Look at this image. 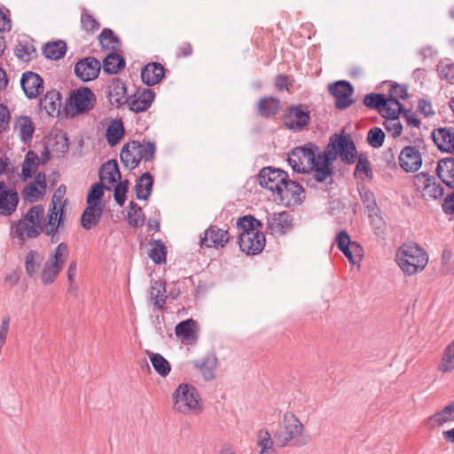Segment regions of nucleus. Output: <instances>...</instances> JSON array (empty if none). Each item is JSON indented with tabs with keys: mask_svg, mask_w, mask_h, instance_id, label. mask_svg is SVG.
Masks as SVG:
<instances>
[{
	"mask_svg": "<svg viewBox=\"0 0 454 454\" xmlns=\"http://www.w3.org/2000/svg\"><path fill=\"white\" fill-rule=\"evenodd\" d=\"M44 216V208L42 205H35L24 214L19 221L11 224L10 235L17 239L20 245L27 240L36 239L42 232V221Z\"/></svg>",
	"mask_w": 454,
	"mask_h": 454,
	"instance_id": "f257e3e1",
	"label": "nucleus"
},
{
	"mask_svg": "<svg viewBox=\"0 0 454 454\" xmlns=\"http://www.w3.org/2000/svg\"><path fill=\"white\" fill-rule=\"evenodd\" d=\"M395 262L407 276L421 272L428 263L427 252L417 243H403L395 253Z\"/></svg>",
	"mask_w": 454,
	"mask_h": 454,
	"instance_id": "f03ea898",
	"label": "nucleus"
},
{
	"mask_svg": "<svg viewBox=\"0 0 454 454\" xmlns=\"http://www.w3.org/2000/svg\"><path fill=\"white\" fill-rule=\"evenodd\" d=\"M174 411L183 415H199L203 411V403L195 387L180 384L172 394Z\"/></svg>",
	"mask_w": 454,
	"mask_h": 454,
	"instance_id": "7ed1b4c3",
	"label": "nucleus"
},
{
	"mask_svg": "<svg viewBox=\"0 0 454 454\" xmlns=\"http://www.w3.org/2000/svg\"><path fill=\"white\" fill-rule=\"evenodd\" d=\"M303 424L294 414H285L282 424L274 433L277 446L285 447L288 444H304L307 440L303 436Z\"/></svg>",
	"mask_w": 454,
	"mask_h": 454,
	"instance_id": "20e7f679",
	"label": "nucleus"
},
{
	"mask_svg": "<svg viewBox=\"0 0 454 454\" xmlns=\"http://www.w3.org/2000/svg\"><path fill=\"white\" fill-rule=\"evenodd\" d=\"M69 254L68 246L63 242L49 254L40 273L41 281L44 286H49L55 281L67 261Z\"/></svg>",
	"mask_w": 454,
	"mask_h": 454,
	"instance_id": "39448f33",
	"label": "nucleus"
},
{
	"mask_svg": "<svg viewBox=\"0 0 454 454\" xmlns=\"http://www.w3.org/2000/svg\"><path fill=\"white\" fill-rule=\"evenodd\" d=\"M412 185L416 196L426 202L441 200L444 188L434 176L420 172L412 176Z\"/></svg>",
	"mask_w": 454,
	"mask_h": 454,
	"instance_id": "423d86ee",
	"label": "nucleus"
},
{
	"mask_svg": "<svg viewBox=\"0 0 454 454\" xmlns=\"http://www.w3.org/2000/svg\"><path fill=\"white\" fill-rule=\"evenodd\" d=\"M96 103V95L88 87L73 90L67 100L66 112L71 117L91 110Z\"/></svg>",
	"mask_w": 454,
	"mask_h": 454,
	"instance_id": "0eeeda50",
	"label": "nucleus"
},
{
	"mask_svg": "<svg viewBox=\"0 0 454 454\" xmlns=\"http://www.w3.org/2000/svg\"><path fill=\"white\" fill-rule=\"evenodd\" d=\"M317 146L308 144L302 147L294 148L288 155V163L292 168L299 173H307L315 167Z\"/></svg>",
	"mask_w": 454,
	"mask_h": 454,
	"instance_id": "6e6552de",
	"label": "nucleus"
},
{
	"mask_svg": "<svg viewBox=\"0 0 454 454\" xmlns=\"http://www.w3.org/2000/svg\"><path fill=\"white\" fill-rule=\"evenodd\" d=\"M310 114L303 105H292L286 108L282 115L283 124L292 130H301L309 122Z\"/></svg>",
	"mask_w": 454,
	"mask_h": 454,
	"instance_id": "1a4fd4ad",
	"label": "nucleus"
},
{
	"mask_svg": "<svg viewBox=\"0 0 454 454\" xmlns=\"http://www.w3.org/2000/svg\"><path fill=\"white\" fill-rule=\"evenodd\" d=\"M326 150H331L332 153H335V160L337 155H340L341 160L348 164L353 163L356 155L355 144L348 136L335 134L331 138Z\"/></svg>",
	"mask_w": 454,
	"mask_h": 454,
	"instance_id": "9d476101",
	"label": "nucleus"
},
{
	"mask_svg": "<svg viewBox=\"0 0 454 454\" xmlns=\"http://www.w3.org/2000/svg\"><path fill=\"white\" fill-rule=\"evenodd\" d=\"M288 177L286 172L272 168H263L259 173V184L262 187L272 192L273 199L278 197L281 187L285 184L286 178Z\"/></svg>",
	"mask_w": 454,
	"mask_h": 454,
	"instance_id": "9b49d317",
	"label": "nucleus"
},
{
	"mask_svg": "<svg viewBox=\"0 0 454 454\" xmlns=\"http://www.w3.org/2000/svg\"><path fill=\"white\" fill-rule=\"evenodd\" d=\"M239 245L247 254H257L265 247V237L260 230L240 229Z\"/></svg>",
	"mask_w": 454,
	"mask_h": 454,
	"instance_id": "f8f14e48",
	"label": "nucleus"
},
{
	"mask_svg": "<svg viewBox=\"0 0 454 454\" xmlns=\"http://www.w3.org/2000/svg\"><path fill=\"white\" fill-rule=\"evenodd\" d=\"M304 198V189L297 182L286 178L285 184L281 187V191L278 193V197L274 198V201L278 204L291 206L300 204Z\"/></svg>",
	"mask_w": 454,
	"mask_h": 454,
	"instance_id": "ddd939ff",
	"label": "nucleus"
},
{
	"mask_svg": "<svg viewBox=\"0 0 454 454\" xmlns=\"http://www.w3.org/2000/svg\"><path fill=\"white\" fill-rule=\"evenodd\" d=\"M329 91L335 98V106L340 110L348 108L354 102L353 87L346 81H338L330 84Z\"/></svg>",
	"mask_w": 454,
	"mask_h": 454,
	"instance_id": "4468645a",
	"label": "nucleus"
},
{
	"mask_svg": "<svg viewBox=\"0 0 454 454\" xmlns=\"http://www.w3.org/2000/svg\"><path fill=\"white\" fill-rule=\"evenodd\" d=\"M337 247L348 259L352 264L356 263V259L361 260L363 256V247L356 241H351L349 235L346 231H341L337 235Z\"/></svg>",
	"mask_w": 454,
	"mask_h": 454,
	"instance_id": "2eb2a0df",
	"label": "nucleus"
},
{
	"mask_svg": "<svg viewBox=\"0 0 454 454\" xmlns=\"http://www.w3.org/2000/svg\"><path fill=\"white\" fill-rule=\"evenodd\" d=\"M334 160L335 153H332L331 150H325L323 153H317L315 167L312 168L316 181L319 183L325 182L333 175L330 166Z\"/></svg>",
	"mask_w": 454,
	"mask_h": 454,
	"instance_id": "dca6fc26",
	"label": "nucleus"
},
{
	"mask_svg": "<svg viewBox=\"0 0 454 454\" xmlns=\"http://www.w3.org/2000/svg\"><path fill=\"white\" fill-rule=\"evenodd\" d=\"M267 230L273 235H283L289 231L292 227V219L286 212L269 214L266 212Z\"/></svg>",
	"mask_w": 454,
	"mask_h": 454,
	"instance_id": "f3484780",
	"label": "nucleus"
},
{
	"mask_svg": "<svg viewBox=\"0 0 454 454\" xmlns=\"http://www.w3.org/2000/svg\"><path fill=\"white\" fill-rule=\"evenodd\" d=\"M101 64L93 57L85 58L78 61L74 67V73L83 82L95 80L100 72Z\"/></svg>",
	"mask_w": 454,
	"mask_h": 454,
	"instance_id": "a211bd4d",
	"label": "nucleus"
},
{
	"mask_svg": "<svg viewBox=\"0 0 454 454\" xmlns=\"http://www.w3.org/2000/svg\"><path fill=\"white\" fill-rule=\"evenodd\" d=\"M19 201L18 192L9 189L4 182H0V215H12L17 210Z\"/></svg>",
	"mask_w": 454,
	"mask_h": 454,
	"instance_id": "6ab92c4d",
	"label": "nucleus"
},
{
	"mask_svg": "<svg viewBox=\"0 0 454 454\" xmlns=\"http://www.w3.org/2000/svg\"><path fill=\"white\" fill-rule=\"evenodd\" d=\"M155 98L154 92L150 89H138L128 98L127 104L129 110L135 113L145 112L152 106Z\"/></svg>",
	"mask_w": 454,
	"mask_h": 454,
	"instance_id": "aec40b11",
	"label": "nucleus"
},
{
	"mask_svg": "<svg viewBox=\"0 0 454 454\" xmlns=\"http://www.w3.org/2000/svg\"><path fill=\"white\" fill-rule=\"evenodd\" d=\"M399 165L405 172H415L422 165L419 151L414 146H405L399 155Z\"/></svg>",
	"mask_w": 454,
	"mask_h": 454,
	"instance_id": "412c9836",
	"label": "nucleus"
},
{
	"mask_svg": "<svg viewBox=\"0 0 454 454\" xmlns=\"http://www.w3.org/2000/svg\"><path fill=\"white\" fill-rule=\"evenodd\" d=\"M46 190V176L44 173L39 172L35 175V179L27 184L22 191V194L29 202L40 200Z\"/></svg>",
	"mask_w": 454,
	"mask_h": 454,
	"instance_id": "4be33fe9",
	"label": "nucleus"
},
{
	"mask_svg": "<svg viewBox=\"0 0 454 454\" xmlns=\"http://www.w3.org/2000/svg\"><path fill=\"white\" fill-rule=\"evenodd\" d=\"M20 85L28 98H37L43 90V80L34 72H26L22 74Z\"/></svg>",
	"mask_w": 454,
	"mask_h": 454,
	"instance_id": "5701e85b",
	"label": "nucleus"
},
{
	"mask_svg": "<svg viewBox=\"0 0 454 454\" xmlns=\"http://www.w3.org/2000/svg\"><path fill=\"white\" fill-rule=\"evenodd\" d=\"M140 143L131 141L126 144L121 152L120 157L122 164L129 169L136 168L141 160Z\"/></svg>",
	"mask_w": 454,
	"mask_h": 454,
	"instance_id": "b1692460",
	"label": "nucleus"
},
{
	"mask_svg": "<svg viewBox=\"0 0 454 454\" xmlns=\"http://www.w3.org/2000/svg\"><path fill=\"white\" fill-rule=\"evenodd\" d=\"M230 235L227 231L216 226L209 227L201 239V246L207 247H223L229 241Z\"/></svg>",
	"mask_w": 454,
	"mask_h": 454,
	"instance_id": "393cba45",
	"label": "nucleus"
},
{
	"mask_svg": "<svg viewBox=\"0 0 454 454\" xmlns=\"http://www.w3.org/2000/svg\"><path fill=\"white\" fill-rule=\"evenodd\" d=\"M121 176L118 163L115 160L106 161L100 168V183H102L108 190L111 189V186H114V184L121 179Z\"/></svg>",
	"mask_w": 454,
	"mask_h": 454,
	"instance_id": "a878e982",
	"label": "nucleus"
},
{
	"mask_svg": "<svg viewBox=\"0 0 454 454\" xmlns=\"http://www.w3.org/2000/svg\"><path fill=\"white\" fill-rule=\"evenodd\" d=\"M60 213L61 211L59 209V207L51 204L47 215L48 221L44 224L42 223L43 232H44L46 235L51 236L52 243H57L59 239L57 232L62 220V215L60 216Z\"/></svg>",
	"mask_w": 454,
	"mask_h": 454,
	"instance_id": "bb28decb",
	"label": "nucleus"
},
{
	"mask_svg": "<svg viewBox=\"0 0 454 454\" xmlns=\"http://www.w3.org/2000/svg\"><path fill=\"white\" fill-rule=\"evenodd\" d=\"M434 142L442 152H454V129L439 128L432 134Z\"/></svg>",
	"mask_w": 454,
	"mask_h": 454,
	"instance_id": "cd10ccee",
	"label": "nucleus"
},
{
	"mask_svg": "<svg viewBox=\"0 0 454 454\" xmlns=\"http://www.w3.org/2000/svg\"><path fill=\"white\" fill-rule=\"evenodd\" d=\"M176 335L184 344H192L197 340L198 324L192 318L184 320L176 325Z\"/></svg>",
	"mask_w": 454,
	"mask_h": 454,
	"instance_id": "c85d7f7f",
	"label": "nucleus"
},
{
	"mask_svg": "<svg viewBox=\"0 0 454 454\" xmlns=\"http://www.w3.org/2000/svg\"><path fill=\"white\" fill-rule=\"evenodd\" d=\"M165 75L164 67L158 62H152L141 70V78L145 84L153 86L159 83Z\"/></svg>",
	"mask_w": 454,
	"mask_h": 454,
	"instance_id": "c756f323",
	"label": "nucleus"
},
{
	"mask_svg": "<svg viewBox=\"0 0 454 454\" xmlns=\"http://www.w3.org/2000/svg\"><path fill=\"white\" fill-rule=\"evenodd\" d=\"M451 421H454V401L427 418L426 426L433 429Z\"/></svg>",
	"mask_w": 454,
	"mask_h": 454,
	"instance_id": "7c9ffc66",
	"label": "nucleus"
},
{
	"mask_svg": "<svg viewBox=\"0 0 454 454\" xmlns=\"http://www.w3.org/2000/svg\"><path fill=\"white\" fill-rule=\"evenodd\" d=\"M127 88L121 80L115 78L108 85V98L113 106L120 107L128 101Z\"/></svg>",
	"mask_w": 454,
	"mask_h": 454,
	"instance_id": "2f4dec72",
	"label": "nucleus"
},
{
	"mask_svg": "<svg viewBox=\"0 0 454 454\" xmlns=\"http://www.w3.org/2000/svg\"><path fill=\"white\" fill-rule=\"evenodd\" d=\"M104 205H88L82 214L81 225L85 230H90L100 221Z\"/></svg>",
	"mask_w": 454,
	"mask_h": 454,
	"instance_id": "473e14b6",
	"label": "nucleus"
},
{
	"mask_svg": "<svg viewBox=\"0 0 454 454\" xmlns=\"http://www.w3.org/2000/svg\"><path fill=\"white\" fill-rule=\"evenodd\" d=\"M436 173L438 177L448 186L454 187V158L446 157L438 161Z\"/></svg>",
	"mask_w": 454,
	"mask_h": 454,
	"instance_id": "72a5a7b5",
	"label": "nucleus"
},
{
	"mask_svg": "<svg viewBox=\"0 0 454 454\" xmlns=\"http://www.w3.org/2000/svg\"><path fill=\"white\" fill-rule=\"evenodd\" d=\"M437 370L442 374L454 372V340L443 348L440 362L437 364Z\"/></svg>",
	"mask_w": 454,
	"mask_h": 454,
	"instance_id": "f704fd0d",
	"label": "nucleus"
},
{
	"mask_svg": "<svg viewBox=\"0 0 454 454\" xmlns=\"http://www.w3.org/2000/svg\"><path fill=\"white\" fill-rule=\"evenodd\" d=\"M280 107V100L275 97L262 98L257 103L258 114L263 118L274 116Z\"/></svg>",
	"mask_w": 454,
	"mask_h": 454,
	"instance_id": "c9c22d12",
	"label": "nucleus"
},
{
	"mask_svg": "<svg viewBox=\"0 0 454 454\" xmlns=\"http://www.w3.org/2000/svg\"><path fill=\"white\" fill-rule=\"evenodd\" d=\"M60 106L61 95L55 90L48 91L40 100V107L51 116L59 112Z\"/></svg>",
	"mask_w": 454,
	"mask_h": 454,
	"instance_id": "e433bc0d",
	"label": "nucleus"
},
{
	"mask_svg": "<svg viewBox=\"0 0 454 454\" xmlns=\"http://www.w3.org/2000/svg\"><path fill=\"white\" fill-rule=\"evenodd\" d=\"M43 256L36 250H30L25 257V270L28 277L35 278L39 273Z\"/></svg>",
	"mask_w": 454,
	"mask_h": 454,
	"instance_id": "4c0bfd02",
	"label": "nucleus"
},
{
	"mask_svg": "<svg viewBox=\"0 0 454 454\" xmlns=\"http://www.w3.org/2000/svg\"><path fill=\"white\" fill-rule=\"evenodd\" d=\"M256 444L260 448V454L265 452L276 451L277 442L276 438H273L268 429L262 428L257 432L256 434Z\"/></svg>",
	"mask_w": 454,
	"mask_h": 454,
	"instance_id": "58836bf2",
	"label": "nucleus"
},
{
	"mask_svg": "<svg viewBox=\"0 0 454 454\" xmlns=\"http://www.w3.org/2000/svg\"><path fill=\"white\" fill-rule=\"evenodd\" d=\"M15 130L18 131L20 139L24 143L30 142L35 131V127L30 117L20 116L18 118L14 126Z\"/></svg>",
	"mask_w": 454,
	"mask_h": 454,
	"instance_id": "ea45409f",
	"label": "nucleus"
},
{
	"mask_svg": "<svg viewBox=\"0 0 454 454\" xmlns=\"http://www.w3.org/2000/svg\"><path fill=\"white\" fill-rule=\"evenodd\" d=\"M153 184L152 175L147 172L144 173L135 185L137 198L138 200H147L151 195Z\"/></svg>",
	"mask_w": 454,
	"mask_h": 454,
	"instance_id": "a19ab883",
	"label": "nucleus"
},
{
	"mask_svg": "<svg viewBox=\"0 0 454 454\" xmlns=\"http://www.w3.org/2000/svg\"><path fill=\"white\" fill-rule=\"evenodd\" d=\"M39 158L37 154L33 151H28L25 156L22 163L20 177L22 181H27L32 176L37 169Z\"/></svg>",
	"mask_w": 454,
	"mask_h": 454,
	"instance_id": "79ce46f5",
	"label": "nucleus"
},
{
	"mask_svg": "<svg viewBox=\"0 0 454 454\" xmlns=\"http://www.w3.org/2000/svg\"><path fill=\"white\" fill-rule=\"evenodd\" d=\"M150 295L154 306L159 309H163L167 299L165 283L153 281L151 285Z\"/></svg>",
	"mask_w": 454,
	"mask_h": 454,
	"instance_id": "37998d69",
	"label": "nucleus"
},
{
	"mask_svg": "<svg viewBox=\"0 0 454 454\" xmlns=\"http://www.w3.org/2000/svg\"><path fill=\"white\" fill-rule=\"evenodd\" d=\"M66 51L67 45L63 41L48 43L43 48V53L45 58L54 60L63 58Z\"/></svg>",
	"mask_w": 454,
	"mask_h": 454,
	"instance_id": "c03bdc74",
	"label": "nucleus"
},
{
	"mask_svg": "<svg viewBox=\"0 0 454 454\" xmlns=\"http://www.w3.org/2000/svg\"><path fill=\"white\" fill-rule=\"evenodd\" d=\"M402 112L403 108L399 101L386 97L382 107L379 109V114L386 119L399 117Z\"/></svg>",
	"mask_w": 454,
	"mask_h": 454,
	"instance_id": "a18cd8bd",
	"label": "nucleus"
},
{
	"mask_svg": "<svg viewBox=\"0 0 454 454\" xmlns=\"http://www.w3.org/2000/svg\"><path fill=\"white\" fill-rule=\"evenodd\" d=\"M125 67V61L119 54L110 53L103 60V70L107 74H117Z\"/></svg>",
	"mask_w": 454,
	"mask_h": 454,
	"instance_id": "49530a36",
	"label": "nucleus"
},
{
	"mask_svg": "<svg viewBox=\"0 0 454 454\" xmlns=\"http://www.w3.org/2000/svg\"><path fill=\"white\" fill-rule=\"evenodd\" d=\"M124 136V127L121 120H114L106 129V139L111 146L119 143Z\"/></svg>",
	"mask_w": 454,
	"mask_h": 454,
	"instance_id": "de8ad7c7",
	"label": "nucleus"
},
{
	"mask_svg": "<svg viewBox=\"0 0 454 454\" xmlns=\"http://www.w3.org/2000/svg\"><path fill=\"white\" fill-rule=\"evenodd\" d=\"M151 248L149 249L148 255L156 264H160L166 262L167 247L161 240H153L150 242Z\"/></svg>",
	"mask_w": 454,
	"mask_h": 454,
	"instance_id": "09e8293b",
	"label": "nucleus"
},
{
	"mask_svg": "<svg viewBox=\"0 0 454 454\" xmlns=\"http://www.w3.org/2000/svg\"><path fill=\"white\" fill-rule=\"evenodd\" d=\"M150 360L155 372L162 377H166L169 374L171 366L168 361L164 358L160 354H151Z\"/></svg>",
	"mask_w": 454,
	"mask_h": 454,
	"instance_id": "8fccbe9b",
	"label": "nucleus"
},
{
	"mask_svg": "<svg viewBox=\"0 0 454 454\" xmlns=\"http://www.w3.org/2000/svg\"><path fill=\"white\" fill-rule=\"evenodd\" d=\"M98 40L101 46L107 50H116L120 46V41L114 35L113 30L109 28H104L98 35Z\"/></svg>",
	"mask_w": 454,
	"mask_h": 454,
	"instance_id": "3c124183",
	"label": "nucleus"
},
{
	"mask_svg": "<svg viewBox=\"0 0 454 454\" xmlns=\"http://www.w3.org/2000/svg\"><path fill=\"white\" fill-rule=\"evenodd\" d=\"M128 221L133 227L142 226L145 223V216L142 208L137 203L131 201L128 210Z\"/></svg>",
	"mask_w": 454,
	"mask_h": 454,
	"instance_id": "603ef678",
	"label": "nucleus"
},
{
	"mask_svg": "<svg viewBox=\"0 0 454 454\" xmlns=\"http://www.w3.org/2000/svg\"><path fill=\"white\" fill-rule=\"evenodd\" d=\"M206 380L215 378V370L217 366V358L214 356H207L200 364H198Z\"/></svg>",
	"mask_w": 454,
	"mask_h": 454,
	"instance_id": "864d4df0",
	"label": "nucleus"
},
{
	"mask_svg": "<svg viewBox=\"0 0 454 454\" xmlns=\"http://www.w3.org/2000/svg\"><path fill=\"white\" fill-rule=\"evenodd\" d=\"M104 186L102 183H96L91 185L87 195L88 205H103L101 198L104 194Z\"/></svg>",
	"mask_w": 454,
	"mask_h": 454,
	"instance_id": "5fc2aeb1",
	"label": "nucleus"
},
{
	"mask_svg": "<svg viewBox=\"0 0 454 454\" xmlns=\"http://www.w3.org/2000/svg\"><path fill=\"white\" fill-rule=\"evenodd\" d=\"M81 25L82 29L88 33H94L100 27L99 22L87 11L82 12Z\"/></svg>",
	"mask_w": 454,
	"mask_h": 454,
	"instance_id": "6e6d98bb",
	"label": "nucleus"
},
{
	"mask_svg": "<svg viewBox=\"0 0 454 454\" xmlns=\"http://www.w3.org/2000/svg\"><path fill=\"white\" fill-rule=\"evenodd\" d=\"M441 262L442 274L454 275V254L450 250L443 249Z\"/></svg>",
	"mask_w": 454,
	"mask_h": 454,
	"instance_id": "4d7b16f0",
	"label": "nucleus"
},
{
	"mask_svg": "<svg viewBox=\"0 0 454 454\" xmlns=\"http://www.w3.org/2000/svg\"><path fill=\"white\" fill-rule=\"evenodd\" d=\"M385 133L380 128L373 127L367 134L368 144L373 148H380L383 145Z\"/></svg>",
	"mask_w": 454,
	"mask_h": 454,
	"instance_id": "13d9d810",
	"label": "nucleus"
},
{
	"mask_svg": "<svg viewBox=\"0 0 454 454\" xmlns=\"http://www.w3.org/2000/svg\"><path fill=\"white\" fill-rule=\"evenodd\" d=\"M363 102L366 107L379 112V109L382 107L385 102V96L378 93H370L364 96Z\"/></svg>",
	"mask_w": 454,
	"mask_h": 454,
	"instance_id": "bf43d9fd",
	"label": "nucleus"
},
{
	"mask_svg": "<svg viewBox=\"0 0 454 454\" xmlns=\"http://www.w3.org/2000/svg\"><path fill=\"white\" fill-rule=\"evenodd\" d=\"M129 183L128 180L120 181L114 184V197L116 203L121 207H122L126 201V194L129 191Z\"/></svg>",
	"mask_w": 454,
	"mask_h": 454,
	"instance_id": "052dcab7",
	"label": "nucleus"
},
{
	"mask_svg": "<svg viewBox=\"0 0 454 454\" xmlns=\"http://www.w3.org/2000/svg\"><path fill=\"white\" fill-rule=\"evenodd\" d=\"M439 76L450 83H454V64L448 61H442L437 66Z\"/></svg>",
	"mask_w": 454,
	"mask_h": 454,
	"instance_id": "680f3d73",
	"label": "nucleus"
},
{
	"mask_svg": "<svg viewBox=\"0 0 454 454\" xmlns=\"http://www.w3.org/2000/svg\"><path fill=\"white\" fill-rule=\"evenodd\" d=\"M383 125L393 137H398L402 134L403 125L400 122L399 117L386 119Z\"/></svg>",
	"mask_w": 454,
	"mask_h": 454,
	"instance_id": "e2e57ef3",
	"label": "nucleus"
},
{
	"mask_svg": "<svg viewBox=\"0 0 454 454\" xmlns=\"http://www.w3.org/2000/svg\"><path fill=\"white\" fill-rule=\"evenodd\" d=\"M237 225L239 229L259 230L262 227V223L252 215H245L238 220Z\"/></svg>",
	"mask_w": 454,
	"mask_h": 454,
	"instance_id": "0e129e2a",
	"label": "nucleus"
},
{
	"mask_svg": "<svg viewBox=\"0 0 454 454\" xmlns=\"http://www.w3.org/2000/svg\"><path fill=\"white\" fill-rule=\"evenodd\" d=\"M66 193V186L64 184H61L54 192L51 200V205H55L59 207V209H60V216L63 215L64 212V207L66 204V200H64V196Z\"/></svg>",
	"mask_w": 454,
	"mask_h": 454,
	"instance_id": "69168bd1",
	"label": "nucleus"
},
{
	"mask_svg": "<svg viewBox=\"0 0 454 454\" xmlns=\"http://www.w3.org/2000/svg\"><path fill=\"white\" fill-rule=\"evenodd\" d=\"M408 96L409 95L407 88L403 85L395 83L392 85L389 90L388 98L391 99H396L397 101H399V99L408 98Z\"/></svg>",
	"mask_w": 454,
	"mask_h": 454,
	"instance_id": "338daca9",
	"label": "nucleus"
},
{
	"mask_svg": "<svg viewBox=\"0 0 454 454\" xmlns=\"http://www.w3.org/2000/svg\"><path fill=\"white\" fill-rule=\"evenodd\" d=\"M355 173L364 174L366 176H369L372 174L370 162L365 156L359 155Z\"/></svg>",
	"mask_w": 454,
	"mask_h": 454,
	"instance_id": "774afa93",
	"label": "nucleus"
}]
</instances>
